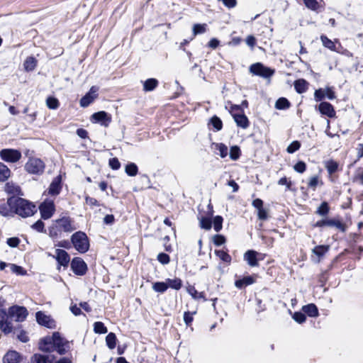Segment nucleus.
I'll list each match as a JSON object with an SVG mask.
<instances>
[{"label": "nucleus", "instance_id": "41", "mask_svg": "<svg viewBox=\"0 0 363 363\" xmlns=\"http://www.w3.org/2000/svg\"><path fill=\"white\" fill-rule=\"evenodd\" d=\"M166 285L165 281H157L153 284L152 289L156 292L164 293L167 290V286Z\"/></svg>", "mask_w": 363, "mask_h": 363}, {"label": "nucleus", "instance_id": "38", "mask_svg": "<svg viewBox=\"0 0 363 363\" xmlns=\"http://www.w3.org/2000/svg\"><path fill=\"white\" fill-rule=\"evenodd\" d=\"M96 99V96H92L90 94H86L80 99V106L82 107H86Z\"/></svg>", "mask_w": 363, "mask_h": 363}, {"label": "nucleus", "instance_id": "20", "mask_svg": "<svg viewBox=\"0 0 363 363\" xmlns=\"http://www.w3.org/2000/svg\"><path fill=\"white\" fill-rule=\"evenodd\" d=\"M257 252L254 250H248L244 255V259L251 267H255L258 265V261L257 259Z\"/></svg>", "mask_w": 363, "mask_h": 363}, {"label": "nucleus", "instance_id": "13", "mask_svg": "<svg viewBox=\"0 0 363 363\" xmlns=\"http://www.w3.org/2000/svg\"><path fill=\"white\" fill-rule=\"evenodd\" d=\"M55 252L56 255H52V257L57 260L60 266L67 267L70 261L69 254L65 250L60 249H57ZM48 256H51V255L48 253Z\"/></svg>", "mask_w": 363, "mask_h": 363}, {"label": "nucleus", "instance_id": "29", "mask_svg": "<svg viewBox=\"0 0 363 363\" xmlns=\"http://www.w3.org/2000/svg\"><path fill=\"white\" fill-rule=\"evenodd\" d=\"M5 191L9 194H16L18 195L21 194V189L18 186L16 185L13 182H8L6 184L4 187Z\"/></svg>", "mask_w": 363, "mask_h": 363}, {"label": "nucleus", "instance_id": "16", "mask_svg": "<svg viewBox=\"0 0 363 363\" xmlns=\"http://www.w3.org/2000/svg\"><path fill=\"white\" fill-rule=\"evenodd\" d=\"M252 206L257 210V216L259 220H265L268 218V211L263 208V201L256 199L252 201Z\"/></svg>", "mask_w": 363, "mask_h": 363}, {"label": "nucleus", "instance_id": "46", "mask_svg": "<svg viewBox=\"0 0 363 363\" xmlns=\"http://www.w3.org/2000/svg\"><path fill=\"white\" fill-rule=\"evenodd\" d=\"M9 267H10L11 271L18 275H25L26 274V271L20 266L16 265L14 264H9Z\"/></svg>", "mask_w": 363, "mask_h": 363}, {"label": "nucleus", "instance_id": "10", "mask_svg": "<svg viewBox=\"0 0 363 363\" xmlns=\"http://www.w3.org/2000/svg\"><path fill=\"white\" fill-rule=\"evenodd\" d=\"M315 227H335L337 229L340 230L341 232H345L346 230V226L344 223H342L338 219H324L321 220H318L315 224Z\"/></svg>", "mask_w": 363, "mask_h": 363}, {"label": "nucleus", "instance_id": "36", "mask_svg": "<svg viewBox=\"0 0 363 363\" xmlns=\"http://www.w3.org/2000/svg\"><path fill=\"white\" fill-rule=\"evenodd\" d=\"M290 106L289 101L286 98H279L275 104L276 108L283 110Z\"/></svg>", "mask_w": 363, "mask_h": 363}, {"label": "nucleus", "instance_id": "32", "mask_svg": "<svg viewBox=\"0 0 363 363\" xmlns=\"http://www.w3.org/2000/svg\"><path fill=\"white\" fill-rule=\"evenodd\" d=\"M116 336L113 333H109L106 337V342L108 347L113 350L116 345Z\"/></svg>", "mask_w": 363, "mask_h": 363}, {"label": "nucleus", "instance_id": "44", "mask_svg": "<svg viewBox=\"0 0 363 363\" xmlns=\"http://www.w3.org/2000/svg\"><path fill=\"white\" fill-rule=\"evenodd\" d=\"M211 123L216 131L220 130L223 128L222 121L216 116L211 118Z\"/></svg>", "mask_w": 363, "mask_h": 363}, {"label": "nucleus", "instance_id": "11", "mask_svg": "<svg viewBox=\"0 0 363 363\" xmlns=\"http://www.w3.org/2000/svg\"><path fill=\"white\" fill-rule=\"evenodd\" d=\"M71 268L73 272L79 276L85 274L87 270L86 264L79 257H75L72 259Z\"/></svg>", "mask_w": 363, "mask_h": 363}, {"label": "nucleus", "instance_id": "63", "mask_svg": "<svg viewBox=\"0 0 363 363\" xmlns=\"http://www.w3.org/2000/svg\"><path fill=\"white\" fill-rule=\"evenodd\" d=\"M32 228L38 232L42 233L44 231L45 225L43 221L39 220L32 225Z\"/></svg>", "mask_w": 363, "mask_h": 363}, {"label": "nucleus", "instance_id": "55", "mask_svg": "<svg viewBox=\"0 0 363 363\" xmlns=\"http://www.w3.org/2000/svg\"><path fill=\"white\" fill-rule=\"evenodd\" d=\"M293 319L298 323H303L306 321V317L304 313L295 312L293 315Z\"/></svg>", "mask_w": 363, "mask_h": 363}, {"label": "nucleus", "instance_id": "58", "mask_svg": "<svg viewBox=\"0 0 363 363\" xmlns=\"http://www.w3.org/2000/svg\"><path fill=\"white\" fill-rule=\"evenodd\" d=\"M196 312H189L186 311L184 314V321L186 325H190L193 321V315L195 314Z\"/></svg>", "mask_w": 363, "mask_h": 363}, {"label": "nucleus", "instance_id": "33", "mask_svg": "<svg viewBox=\"0 0 363 363\" xmlns=\"http://www.w3.org/2000/svg\"><path fill=\"white\" fill-rule=\"evenodd\" d=\"M328 250L329 246L328 245H318L313 249L312 252L320 258L328 251Z\"/></svg>", "mask_w": 363, "mask_h": 363}, {"label": "nucleus", "instance_id": "14", "mask_svg": "<svg viewBox=\"0 0 363 363\" xmlns=\"http://www.w3.org/2000/svg\"><path fill=\"white\" fill-rule=\"evenodd\" d=\"M55 356L53 354H43L36 353L30 358V363H54Z\"/></svg>", "mask_w": 363, "mask_h": 363}, {"label": "nucleus", "instance_id": "42", "mask_svg": "<svg viewBox=\"0 0 363 363\" xmlns=\"http://www.w3.org/2000/svg\"><path fill=\"white\" fill-rule=\"evenodd\" d=\"M240 156V149L238 146L235 145L230 147V157L232 160H237Z\"/></svg>", "mask_w": 363, "mask_h": 363}, {"label": "nucleus", "instance_id": "18", "mask_svg": "<svg viewBox=\"0 0 363 363\" xmlns=\"http://www.w3.org/2000/svg\"><path fill=\"white\" fill-rule=\"evenodd\" d=\"M318 109L320 112L329 118L335 116V111L333 106L328 102H321L319 104Z\"/></svg>", "mask_w": 363, "mask_h": 363}, {"label": "nucleus", "instance_id": "19", "mask_svg": "<svg viewBox=\"0 0 363 363\" xmlns=\"http://www.w3.org/2000/svg\"><path fill=\"white\" fill-rule=\"evenodd\" d=\"M61 179L60 177H57L52 182L48 189V194L52 196H56L60 194L61 190Z\"/></svg>", "mask_w": 363, "mask_h": 363}, {"label": "nucleus", "instance_id": "35", "mask_svg": "<svg viewBox=\"0 0 363 363\" xmlns=\"http://www.w3.org/2000/svg\"><path fill=\"white\" fill-rule=\"evenodd\" d=\"M125 173L130 177H134L138 174V167L135 163H129L125 166Z\"/></svg>", "mask_w": 363, "mask_h": 363}, {"label": "nucleus", "instance_id": "7", "mask_svg": "<svg viewBox=\"0 0 363 363\" xmlns=\"http://www.w3.org/2000/svg\"><path fill=\"white\" fill-rule=\"evenodd\" d=\"M28 314L27 309L23 306H13L9 309V316L17 322L23 321Z\"/></svg>", "mask_w": 363, "mask_h": 363}, {"label": "nucleus", "instance_id": "22", "mask_svg": "<svg viewBox=\"0 0 363 363\" xmlns=\"http://www.w3.org/2000/svg\"><path fill=\"white\" fill-rule=\"evenodd\" d=\"M20 354L16 351H9L4 357V363H18L20 361Z\"/></svg>", "mask_w": 363, "mask_h": 363}, {"label": "nucleus", "instance_id": "64", "mask_svg": "<svg viewBox=\"0 0 363 363\" xmlns=\"http://www.w3.org/2000/svg\"><path fill=\"white\" fill-rule=\"evenodd\" d=\"M17 338L22 342H27L29 341V337L27 333L23 330H21L17 333Z\"/></svg>", "mask_w": 363, "mask_h": 363}, {"label": "nucleus", "instance_id": "50", "mask_svg": "<svg viewBox=\"0 0 363 363\" xmlns=\"http://www.w3.org/2000/svg\"><path fill=\"white\" fill-rule=\"evenodd\" d=\"M223 219L220 216H216L213 219V228L216 232L222 229Z\"/></svg>", "mask_w": 363, "mask_h": 363}, {"label": "nucleus", "instance_id": "43", "mask_svg": "<svg viewBox=\"0 0 363 363\" xmlns=\"http://www.w3.org/2000/svg\"><path fill=\"white\" fill-rule=\"evenodd\" d=\"M206 30V24H194L193 26V35L194 37L205 33Z\"/></svg>", "mask_w": 363, "mask_h": 363}, {"label": "nucleus", "instance_id": "24", "mask_svg": "<svg viewBox=\"0 0 363 363\" xmlns=\"http://www.w3.org/2000/svg\"><path fill=\"white\" fill-rule=\"evenodd\" d=\"M255 282V279L251 276H247L242 279H238L235 281V286L238 289H242L247 286L251 285Z\"/></svg>", "mask_w": 363, "mask_h": 363}, {"label": "nucleus", "instance_id": "12", "mask_svg": "<svg viewBox=\"0 0 363 363\" xmlns=\"http://www.w3.org/2000/svg\"><path fill=\"white\" fill-rule=\"evenodd\" d=\"M40 212L42 218L46 220L52 217L55 211V205L52 201H45L40 204Z\"/></svg>", "mask_w": 363, "mask_h": 363}, {"label": "nucleus", "instance_id": "45", "mask_svg": "<svg viewBox=\"0 0 363 363\" xmlns=\"http://www.w3.org/2000/svg\"><path fill=\"white\" fill-rule=\"evenodd\" d=\"M215 254L223 262L230 263L231 257L223 250H215Z\"/></svg>", "mask_w": 363, "mask_h": 363}, {"label": "nucleus", "instance_id": "48", "mask_svg": "<svg viewBox=\"0 0 363 363\" xmlns=\"http://www.w3.org/2000/svg\"><path fill=\"white\" fill-rule=\"evenodd\" d=\"M306 6L313 11H317L319 8V4L316 0H303Z\"/></svg>", "mask_w": 363, "mask_h": 363}, {"label": "nucleus", "instance_id": "5", "mask_svg": "<svg viewBox=\"0 0 363 363\" xmlns=\"http://www.w3.org/2000/svg\"><path fill=\"white\" fill-rule=\"evenodd\" d=\"M250 72L263 78H269L274 74V69L265 67L260 62L252 64L250 67Z\"/></svg>", "mask_w": 363, "mask_h": 363}, {"label": "nucleus", "instance_id": "2", "mask_svg": "<svg viewBox=\"0 0 363 363\" xmlns=\"http://www.w3.org/2000/svg\"><path fill=\"white\" fill-rule=\"evenodd\" d=\"M10 203H13L14 213L23 218L31 216L37 211L34 204L20 197L11 196Z\"/></svg>", "mask_w": 363, "mask_h": 363}, {"label": "nucleus", "instance_id": "49", "mask_svg": "<svg viewBox=\"0 0 363 363\" xmlns=\"http://www.w3.org/2000/svg\"><path fill=\"white\" fill-rule=\"evenodd\" d=\"M325 167H326V169H327L328 173L332 174L337 171L338 164L336 162H335L333 160H330V161L327 162Z\"/></svg>", "mask_w": 363, "mask_h": 363}, {"label": "nucleus", "instance_id": "57", "mask_svg": "<svg viewBox=\"0 0 363 363\" xmlns=\"http://www.w3.org/2000/svg\"><path fill=\"white\" fill-rule=\"evenodd\" d=\"M157 260L162 264H167L169 262V256L164 252L160 253L157 255Z\"/></svg>", "mask_w": 363, "mask_h": 363}, {"label": "nucleus", "instance_id": "54", "mask_svg": "<svg viewBox=\"0 0 363 363\" xmlns=\"http://www.w3.org/2000/svg\"><path fill=\"white\" fill-rule=\"evenodd\" d=\"M329 212V206L327 202H323L317 210V213L320 216H325Z\"/></svg>", "mask_w": 363, "mask_h": 363}, {"label": "nucleus", "instance_id": "31", "mask_svg": "<svg viewBox=\"0 0 363 363\" xmlns=\"http://www.w3.org/2000/svg\"><path fill=\"white\" fill-rule=\"evenodd\" d=\"M37 61L33 57H28L24 62V69L28 71H33L36 67Z\"/></svg>", "mask_w": 363, "mask_h": 363}, {"label": "nucleus", "instance_id": "27", "mask_svg": "<svg viewBox=\"0 0 363 363\" xmlns=\"http://www.w3.org/2000/svg\"><path fill=\"white\" fill-rule=\"evenodd\" d=\"M308 82L303 79H298L294 82V88L298 94L306 92L308 89Z\"/></svg>", "mask_w": 363, "mask_h": 363}, {"label": "nucleus", "instance_id": "37", "mask_svg": "<svg viewBox=\"0 0 363 363\" xmlns=\"http://www.w3.org/2000/svg\"><path fill=\"white\" fill-rule=\"evenodd\" d=\"M320 40H321L323 45L325 48H327L333 51L335 50L336 46H335V43L330 39H329L327 36L321 35Z\"/></svg>", "mask_w": 363, "mask_h": 363}, {"label": "nucleus", "instance_id": "40", "mask_svg": "<svg viewBox=\"0 0 363 363\" xmlns=\"http://www.w3.org/2000/svg\"><path fill=\"white\" fill-rule=\"evenodd\" d=\"M46 105L50 109L55 110L59 107L60 103L57 99L49 96L46 100Z\"/></svg>", "mask_w": 363, "mask_h": 363}, {"label": "nucleus", "instance_id": "53", "mask_svg": "<svg viewBox=\"0 0 363 363\" xmlns=\"http://www.w3.org/2000/svg\"><path fill=\"white\" fill-rule=\"evenodd\" d=\"M301 147V144L298 141H293L286 148V151L289 154H292L297 151Z\"/></svg>", "mask_w": 363, "mask_h": 363}, {"label": "nucleus", "instance_id": "34", "mask_svg": "<svg viewBox=\"0 0 363 363\" xmlns=\"http://www.w3.org/2000/svg\"><path fill=\"white\" fill-rule=\"evenodd\" d=\"M188 293L192 296L194 299H203L206 301L204 294L203 292H199L194 286H190L187 289Z\"/></svg>", "mask_w": 363, "mask_h": 363}, {"label": "nucleus", "instance_id": "6", "mask_svg": "<svg viewBox=\"0 0 363 363\" xmlns=\"http://www.w3.org/2000/svg\"><path fill=\"white\" fill-rule=\"evenodd\" d=\"M44 168L43 162L38 158H30L25 164L26 170L30 174H40Z\"/></svg>", "mask_w": 363, "mask_h": 363}, {"label": "nucleus", "instance_id": "23", "mask_svg": "<svg viewBox=\"0 0 363 363\" xmlns=\"http://www.w3.org/2000/svg\"><path fill=\"white\" fill-rule=\"evenodd\" d=\"M302 311L304 313H306L310 317H318V310L317 306L313 303H309L302 307Z\"/></svg>", "mask_w": 363, "mask_h": 363}, {"label": "nucleus", "instance_id": "39", "mask_svg": "<svg viewBox=\"0 0 363 363\" xmlns=\"http://www.w3.org/2000/svg\"><path fill=\"white\" fill-rule=\"evenodd\" d=\"M94 331L98 334H105L108 332V330L102 322L99 321L94 323Z\"/></svg>", "mask_w": 363, "mask_h": 363}, {"label": "nucleus", "instance_id": "30", "mask_svg": "<svg viewBox=\"0 0 363 363\" xmlns=\"http://www.w3.org/2000/svg\"><path fill=\"white\" fill-rule=\"evenodd\" d=\"M11 176V171L6 165L0 162V182L7 180Z\"/></svg>", "mask_w": 363, "mask_h": 363}, {"label": "nucleus", "instance_id": "9", "mask_svg": "<svg viewBox=\"0 0 363 363\" xmlns=\"http://www.w3.org/2000/svg\"><path fill=\"white\" fill-rule=\"evenodd\" d=\"M91 121L93 123H100L104 127H108L111 122V116L106 111H101L92 114Z\"/></svg>", "mask_w": 363, "mask_h": 363}, {"label": "nucleus", "instance_id": "3", "mask_svg": "<svg viewBox=\"0 0 363 363\" xmlns=\"http://www.w3.org/2000/svg\"><path fill=\"white\" fill-rule=\"evenodd\" d=\"M74 230L69 218L63 217L55 221L49 229V235L52 238L61 237L62 232L69 233Z\"/></svg>", "mask_w": 363, "mask_h": 363}, {"label": "nucleus", "instance_id": "21", "mask_svg": "<svg viewBox=\"0 0 363 363\" xmlns=\"http://www.w3.org/2000/svg\"><path fill=\"white\" fill-rule=\"evenodd\" d=\"M212 147L214 149L215 153L220 155L222 158L225 157L228 154V147L223 143H213Z\"/></svg>", "mask_w": 363, "mask_h": 363}, {"label": "nucleus", "instance_id": "1", "mask_svg": "<svg viewBox=\"0 0 363 363\" xmlns=\"http://www.w3.org/2000/svg\"><path fill=\"white\" fill-rule=\"evenodd\" d=\"M39 350L50 353L56 351L59 354H65L69 350V342L62 337L59 333H53L51 336L42 338L38 344Z\"/></svg>", "mask_w": 363, "mask_h": 363}, {"label": "nucleus", "instance_id": "56", "mask_svg": "<svg viewBox=\"0 0 363 363\" xmlns=\"http://www.w3.org/2000/svg\"><path fill=\"white\" fill-rule=\"evenodd\" d=\"M213 242L216 246H220L225 242V238L222 235H216L213 237Z\"/></svg>", "mask_w": 363, "mask_h": 363}, {"label": "nucleus", "instance_id": "8", "mask_svg": "<svg viewBox=\"0 0 363 363\" xmlns=\"http://www.w3.org/2000/svg\"><path fill=\"white\" fill-rule=\"evenodd\" d=\"M1 158L6 162H16L21 157V153L13 149H4L0 151Z\"/></svg>", "mask_w": 363, "mask_h": 363}, {"label": "nucleus", "instance_id": "25", "mask_svg": "<svg viewBox=\"0 0 363 363\" xmlns=\"http://www.w3.org/2000/svg\"><path fill=\"white\" fill-rule=\"evenodd\" d=\"M233 118L238 126L242 128L248 127L249 121L247 116L244 114H234Z\"/></svg>", "mask_w": 363, "mask_h": 363}, {"label": "nucleus", "instance_id": "26", "mask_svg": "<svg viewBox=\"0 0 363 363\" xmlns=\"http://www.w3.org/2000/svg\"><path fill=\"white\" fill-rule=\"evenodd\" d=\"M166 286L174 290H179L182 286V281L179 278L167 279L165 281Z\"/></svg>", "mask_w": 363, "mask_h": 363}, {"label": "nucleus", "instance_id": "59", "mask_svg": "<svg viewBox=\"0 0 363 363\" xmlns=\"http://www.w3.org/2000/svg\"><path fill=\"white\" fill-rule=\"evenodd\" d=\"M294 169L298 173H303L306 171V165L305 162L300 161L294 165Z\"/></svg>", "mask_w": 363, "mask_h": 363}, {"label": "nucleus", "instance_id": "62", "mask_svg": "<svg viewBox=\"0 0 363 363\" xmlns=\"http://www.w3.org/2000/svg\"><path fill=\"white\" fill-rule=\"evenodd\" d=\"M20 240L18 238L13 237L7 239L6 243L11 247H16L19 245Z\"/></svg>", "mask_w": 363, "mask_h": 363}, {"label": "nucleus", "instance_id": "51", "mask_svg": "<svg viewBox=\"0 0 363 363\" xmlns=\"http://www.w3.org/2000/svg\"><path fill=\"white\" fill-rule=\"evenodd\" d=\"M0 330L6 335L10 333L12 330L11 323L7 320L0 323Z\"/></svg>", "mask_w": 363, "mask_h": 363}, {"label": "nucleus", "instance_id": "17", "mask_svg": "<svg viewBox=\"0 0 363 363\" xmlns=\"http://www.w3.org/2000/svg\"><path fill=\"white\" fill-rule=\"evenodd\" d=\"M37 322L41 325L48 328H52L53 325V320L49 315H47L42 311H38L35 314Z\"/></svg>", "mask_w": 363, "mask_h": 363}, {"label": "nucleus", "instance_id": "28", "mask_svg": "<svg viewBox=\"0 0 363 363\" xmlns=\"http://www.w3.org/2000/svg\"><path fill=\"white\" fill-rule=\"evenodd\" d=\"M158 85V81L156 79L150 78L145 80L143 83V90L145 91H151Z\"/></svg>", "mask_w": 363, "mask_h": 363}, {"label": "nucleus", "instance_id": "61", "mask_svg": "<svg viewBox=\"0 0 363 363\" xmlns=\"http://www.w3.org/2000/svg\"><path fill=\"white\" fill-rule=\"evenodd\" d=\"M109 166L112 169L117 170L121 167V163L116 157L109 160Z\"/></svg>", "mask_w": 363, "mask_h": 363}, {"label": "nucleus", "instance_id": "4", "mask_svg": "<svg viewBox=\"0 0 363 363\" xmlns=\"http://www.w3.org/2000/svg\"><path fill=\"white\" fill-rule=\"evenodd\" d=\"M71 241L74 248L80 253H84L89 250V243L84 233L82 231L76 232L72 235Z\"/></svg>", "mask_w": 363, "mask_h": 363}, {"label": "nucleus", "instance_id": "47", "mask_svg": "<svg viewBox=\"0 0 363 363\" xmlns=\"http://www.w3.org/2000/svg\"><path fill=\"white\" fill-rule=\"evenodd\" d=\"M200 227L205 230H210L212 227V221L211 218L201 217L200 219Z\"/></svg>", "mask_w": 363, "mask_h": 363}, {"label": "nucleus", "instance_id": "15", "mask_svg": "<svg viewBox=\"0 0 363 363\" xmlns=\"http://www.w3.org/2000/svg\"><path fill=\"white\" fill-rule=\"evenodd\" d=\"M11 197L7 201H0V214L3 216H12L14 213L13 203H10Z\"/></svg>", "mask_w": 363, "mask_h": 363}, {"label": "nucleus", "instance_id": "52", "mask_svg": "<svg viewBox=\"0 0 363 363\" xmlns=\"http://www.w3.org/2000/svg\"><path fill=\"white\" fill-rule=\"evenodd\" d=\"M319 184H323V182L319 180L318 177L314 176L310 178L308 187L315 191Z\"/></svg>", "mask_w": 363, "mask_h": 363}, {"label": "nucleus", "instance_id": "60", "mask_svg": "<svg viewBox=\"0 0 363 363\" xmlns=\"http://www.w3.org/2000/svg\"><path fill=\"white\" fill-rule=\"evenodd\" d=\"M314 98L316 101H320L325 98V90L319 89L315 90L314 93Z\"/></svg>", "mask_w": 363, "mask_h": 363}]
</instances>
